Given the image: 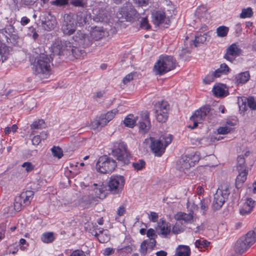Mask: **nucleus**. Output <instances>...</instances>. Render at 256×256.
Returning <instances> with one entry per match:
<instances>
[{"label":"nucleus","instance_id":"43","mask_svg":"<svg viewBox=\"0 0 256 256\" xmlns=\"http://www.w3.org/2000/svg\"><path fill=\"white\" fill-rule=\"evenodd\" d=\"M228 28L226 26H220L216 29V32L218 36L224 37L226 36L228 32Z\"/></svg>","mask_w":256,"mask_h":256},{"label":"nucleus","instance_id":"25","mask_svg":"<svg viewBox=\"0 0 256 256\" xmlns=\"http://www.w3.org/2000/svg\"><path fill=\"white\" fill-rule=\"evenodd\" d=\"M94 236L98 238L100 243L107 242L110 240V236L108 230L102 229L98 232H96Z\"/></svg>","mask_w":256,"mask_h":256},{"label":"nucleus","instance_id":"19","mask_svg":"<svg viewBox=\"0 0 256 256\" xmlns=\"http://www.w3.org/2000/svg\"><path fill=\"white\" fill-rule=\"evenodd\" d=\"M150 148L156 156H160L164 152L165 147L160 140H153L150 144Z\"/></svg>","mask_w":256,"mask_h":256},{"label":"nucleus","instance_id":"29","mask_svg":"<svg viewBox=\"0 0 256 256\" xmlns=\"http://www.w3.org/2000/svg\"><path fill=\"white\" fill-rule=\"evenodd\" d=\"M206 32H197L196 34L194 40L192 41L191 44H193L196 47L204 44L206 40Z\"/></svg>","mask_w":256,"mask_h":256},{"label":"nucleus","instance_id":"5","mask_svg":"<svg viewBox=\"0 0 256 256\" xmlns=\"http://www.w3.org/2000/svg\"><path fill=\"white\" fill-rule=\"evenodd\" d=\"M116 166L114 160L107 156H103L99 158L96 164V168L100 173L108 174L112 172Z\"/></svg>","mask_w":256,"mask_h":256},{"label":"nucleus","instance_id":"3","mask_svg":"<svg viewBox=\"0 0 256 256\" xmlns=\"http://www.w3.org/2000/svg\"><path fill=\"white\" fill-rule=\"evenodd\" d=\"M112 154L118 160L122 162L124 164H128L131 158L126 144L122 142H118L114 144Z\"/></svg>","mask_w":256,"mask_h":256},{"label":"nucleus","instance_id":"34","mask_svg":"<svg viewBox=\"0 0 256 256\" xmlns=\"http://www.w3.org/2000/svg\"><path fill=\"white\" fill-rule=\"evenodd\" d=\"M98 200L94 196L93 194H90L89 196H84L82 198V201L84 204L85 208H88L91 205L94 204V202H96Z\"/></svg>","mask_w":256,"mask_h":256},{"label":"nucleus","instance_id":"48","mask_svg":"<svg viewBox=\"0 0 256 256\" xmlns=\"http://www.w3.org/2000/svg\"><path fill=\"white\" fill-rule=\"evenodd\" d=\"M244 168V169H248L245 165V160L243 155H240L238 157V165L237 169L238 168Z\"/></svg>","mask_w":256,"mask_h":256},{"label":"nucleus","instance_id":"28","mask_svg":"<svg viewBox=\"0 0 256 256\" xmlns=\"http://www.w3.org/2000/svg\"><path fill=\"white\" fill-rule=\"evenodd\" d=\"M138 125L140 129L147 131L150 126V122L149 118V114H146L142 118V120L138 121Z\"/></svg>","mask_w":256,"mask_h":256},{"label":"nucleus","instance_id":"53","mask_svg":"<svg viewBox=\"0 0 256 256\" xmlns=\"http://www.w3.org/2000/svg\"><path fill=\"white\" fill-rule=\"evenodd\" d=\"M144 241H146V244L149 248L152 249L156 246V240L154 238H148Z\"/></svg>","mask_w":256,"mask_h":256},{"label":"nucleus","instance_id":"2","mask_svg":"<svg viewBox=\"0 0 256 256\" xmlns=\"http://www.w3.org/2000/svg\"><path fill=\"white\" fill-rule=\"evenodd\" d=\"M176 60L172 56H162L154 66L156 74L162 75L175 68Z\"/></svg>","mask_w":256,"mask_h":256},{"label":"nucleus","instance_id":"31","mask_svg":"<svg viewBox=\"0 0 256 256\" xmlns=\"http://www.w3.org/2000/svg\"><path fill=\"white\" fill-rule=\"evenodd\" d=\"M176 254L177 256H190V249L186 245H179L176 249Z\"/></svg>","mask_w":256,"mask_h":256},{"label":"nucleus","instance_id":"27","mask_svg":"<svg viewBox=\"0 0 256 256\" xmlns=\"http://www.w3.org/2000/svg\"><path fill=\"white\" fill-rule=\"evenodd\" d=\"M106 32L102 27H95L91 32L92 38L96 40H98L104 36Z\"/></svg>","mask_w":256,"mask_h":256},{"label":"nucleus","instance_id":"47","mask_svg":"<svg viewBox=\"0 0 256 256\" xmlns=\"http://www.w3.org/2000/svg\"><path fill=\"white\" fill-rule=\"evenodd\" d=\"M210 242L206 240H197L195 242V246L198 248H204L208 246Z\"/></svg>","mask_w":256,"mask_h":256},{"label":"nucleus","instance_id":"1","mask_svg":"<svg viewBox=\"0 0 256 256\" xmlns=\"http://www.w3.org/2000/svg\"><path fill=\"white\" fill-rule=\"evenodd\" d=\"M52 58L44 54L37 57L34 64L33 69L34 74L40 80L48 78L51 74Z\"/></svg>","mask_w":256,"mask_h":256},{"label":"nucleus","instance_id":"8","mask_svg":"<svg viewBox=\"0 0 256 256\" xmlns=\"http://www.w3.org/2000/svg\"><path fill=\"white\" fill-rule=\"evenodd\" d=\"M170 106L167 102L162 101L157 102L154 106L155 116L160 122H164L168 118Z\"/></svg>","mask_w":256,"mask_h":256},{"label":"nucleus","instance_id":"12","mask_svg":"<svg viewBox=\"0 0 256 256\" xmlns=\"http://www.w3.org/2000/svg\"><path fill=\"white\" fill-rule=\"evenodd\" d=\"M152 22L156 26L162 24L169 25L170 20L168 17H166L164 12L161 10H154L152 14Z\"/></svg>","mask_w":256,"mask_h":256},{"label":"nucleus","instance_id":"58","mask_svg":"<svg viewBox=\"0 0 256 256\" xmlns=\"http://www.w3.org/2000/svg\"><path fill=\"white\" fill-rule=\"evenodd\" d=\"M146 241H143L142 242L141 244L140 245V252L141 254L144 256L146 254L147 252L148 249L149 248L148 247V246L146 244Z\"/></svg>","mask_w":256,"mask_h":256},{"label":"nucleus","instance_id":"36","mask_svg":"<svg viewBox=\"0 0 256 256\" xmlns=\"http://www.w3.org/2000/svg\"><path fill=\"white\" fill-rule=\"evenodd\" d=\"M192 46V44H189V46L187 42L184 41V47H183L181 50L179 52V56L180 58L186 60L187 58L186 55L190 52V48Z\"/></svg>","mask_w":256,"mask_h":256},{"label":"nucleus","instance_id":"18","mask_svg":"<svg viewBox=\"0 0 256 256\" xmlns=\"http://www.w3.org/2000/svg\"><path fill=\"white\" fill-rule=\"evenodd\" d=\"M90 14L86 10H78L76 16V22L80 26H84L88 21Z\"/></svg>","mask_w":256,"mask_h":256},{"label":"nucleus","instance_id":"60","mask_svg":"<svg viewBox=\"0 0 256 256\" xmlns=\"http://www.w3.org/2000/svg\"><path fill=\"white\" fill-rule=\"evenodd\" d=\"M190 158L191 160L193 161L194 165L195 164L196 162H198L200 159V153L198 152H196L193 155H188Z\"/></svg>","mask_w":256,"mask_h":256},{"label":"nucleus","instance_id":"40","mask_svg":"<svg viewBox=\"0 0 256 256\" xmlns=\"http://www.w3.org/2000/svg\"><path fill=\"white\" fill-rule=\"evenodd\" d=\"M214 94L216 96L222 97L226 96V90L220 86H214L212 88Z\"/></svg>","mask_w":256,"mask_h":256},{"label":"nucleus","instance_id":"24","mask_svg":"<svg viewBox=\"0 0 256 256\" xmlns=\"http://www.w3.org/2000/svg\"><path fill=\"white\" fill-rule=\"evenodd\" d=\"M108 122L109 121L102 114L98 119L94 120L91 122V127L94 130H99L105 126Z\"/></svg>","mask_w":256,"mask_h":256},{"label":"nucleus","instance_id":"23","mask_svg":"<svg viewBox=\"0 0 256 256\" xmlns=\"http://www.w3.org/2000/svg\"><path fill=\"white\" fill-rule=\"evenodd\" d=\"M244 240V237H241L236 241L234 246L236 253L242 254L250 248Z\"/></svg>","mask_w":256,"mask_h":256},{"label":"nucleus","instance_id":"15","mask_svg":"<svg viewBox=\"0 0 256 256\" xmlns=\"http://www.w3.org/2000/svg\"><path fill=\"white\" fill-rule=\"evenodd\" d=\"M108 12L106 8H95L92 10V19L97 22H102L107 20Z\"/></svg>","mask_w":256,"mask_h":256},{"label":"nucleus","instance_id":"13","mask_svg":"<svg viewBox=\"0 0 256 256\" xmlns=\"http://www.w3.org/2000/svg\"><path fill=\"white\" fill-rule=\"evenodd\" d=\"M242 52V50L236 44H232L226 49V52L224 56V58L226 60L232 62L235 58L239 56Z\"/></svg>","mask_w":256,"mask_h":256},{"label":"nucleus","instance_id":"51","mask_svg":"<svg viewBox=\"0 0 256 256\" xmlns=\"http://www.w3.org/2000/svg\"><path fill=\"white\" fill-rule=\"evenodd\" d=\"M118 110H117L114 109L108 112L106 114H103V116L110 122L114 118V116L116 113H118Z\"/></svg>","mask_w":256,"mask_h":256},{"label":"nucleus","instance_id":"32","mask_svg":"<svg viewBox=\"0 0 256 256\" xmlns=\"http://www.w3.org/2000/svg\"><path fill=\"white\" fill-rule=\"evenodd\" d=\"M94 188H93V192L94 193V196L97 200L98 198L102 199L105 197L104 187L102 185H98L94 184Z\"/></svg>","mask_w":256,"mask_h":256},{"label":"nucleus","instance_id":"14","mask_svg":"<svg viewBox=\"0 0 256 256\" xmlns=\"http://www.w3.org/2000/svg\"><path fill=\"white\" fill-rule=\"evenodd\" d=\"M42 24L45 30L50 31L54 30L56 26V20L50 14H46L42 20Z\"/></svg>","mask_w":256,"mask_h":256},{"label":"nucleus","instance_id":"52","mask_svg":"<svg viewBox=\"0 0 256 256\" xmlns=\"http://www.w3.org/2000/svg\"><path fill=\"white\" fill-rule=\"evenodd\" d=\"M248 106L252 110H256V102L254 98H249L247 99Z\"/></svg>","mask_w":256,"mask_h":256},{"label":"nucleus","instance_id":"39","mask_svg":"<svg viewBox=\"0 0 256 256\" xmlns=\"http://www.w3.org/2000/svg\"><path fill=\"white\" fill-rule=\"evenodd\" d=\"M54 237L52 232H45L41 236V240L45 243H50L54 241Z\"/></svg>","mask_w":256,"mask_h":256},{"label":"nucleus","instance_id":"33","mask_svg":"<svg viewBox=\"0 0 256 256\" xmlns=\"http://www.w3.org/2000/svg\"><path fill=\"white\" fill-rule=\"evenodd\" d=\"M244 237V241L250 247L256 242V228L254 231L248 232Z\"/></svg>","mask_w":256,"mask_h":256},{"label":"nucleus","instance_id":"46","mask_svg":"<svg viewBox=\"0 0 256 256\" xmlns=\"http://www.w3.org/2000/svg\"><path fill=\"white\" fill-rule=\"evenodd\" d=\"M51 150L53 156L58 158H60L63 156L62 151L58 146H54Z\"/></svg>","mask_w":256,"mask_h":256},{"label":"nucleus","instance_id":"7","mask_svg":"<svg viewBox=\"0 0 256 256\" xmlns=\"http://www.w3.org/2000/svg\"><path fill=\"white\" fill-rule=\"evenodd\" d=\"M125 179L122 176H112L108 182V190L114 194H120L124 186Z\"/></svg>","mask_w":256,"mask_h":256},{"label":"nucleus","instance_id":"20","mask_svg":"<svg viewBox=\"0 0 256 256\" xmlns=\"http://www.w3.org/2000/svg\"><path fill=\"white\" fill-rule=\"evenodd\" d=\"M254 201L252 198H248L240 210V213L242 216H246L251 212L254 206Z\"/></svg>","mask_w":256,"mask_h":256},{"label":"nucleus","instance_id":"49","mask_svg":"<svg viewBox=\"0 0 256 256\" xmlns=\"http://www.w3.org/2000/svg\"><path fill=\"white\" fill-rule=\"evenodd\" d=\"M69 0H55L50 2L52 5L57 6H62L68 4Z\"/></svg>","mask_w":256,"mask_h":256},{"label":"nucleus","instance_id":"44","mask_svg":"<svg viewBox=\"0 0 256 256\" xmlns=\"http://www.w3.org/2000/svg\"><path fill=\"white\" fill-rule=\"evenodd\" d=\"M146 166V162L143 160H139L132 163V166L137 170H142Z\"/></svg>","mask_w":256,"mask_h":256},{"label":"nucleus","instance_id":"55","mask_svg":"<svg viewBox=\"0 0 256 256\" xmlns=\"http://www.w3.org/2000/svg\"><path fill=\"white\" fill-rule=\"evenodd\" d=\"M18 128L16 124H13L12 126H7L4 129V132L6 134H8L11 132H15Z\"/></svg>","mask_w":256,"mask_h":256},{"label":"nucleus","instance_id":"63","mask_svg":"<svg viewBox=\"0 0 256 256\" xmlns=\"http://www.w3.org/2000/svg\"><path fill=\"white\" fill-rule=\"evenodd\" d=\"M182 232V228L178 224H175L172 228V232L174 234H178Z\"/></svg>","mask_w":256,"mask_h":256},{"label":"nucleus","instance_id":"17","mask_svg":"<svg viewBox=\"0 0 256 256\" xmlns=\"http://www.w3.org/2000/svg\"><path fill=\"white\" fill-rule=\"evenodd\" d=\"M176 166L180 170L184 171L194 166V164L189 156H184L178 160Z\"/></svg>","mask_w":256,"mask_h":256},{"label":"nucleus","instance_id":"61","mask_svg":"<svg viewBox=\"0 0 256 256\" xmlns=\"http://www.w3.org/2000/svg\"><path fill=\"white\" fill-rule=\"evenodd\" d=\"M214 76L213 74L208 75L204 80L203 82L206 84H210L214 80Z\"/></svg>","mask_w":256,"mask_h":256},{"label":"nucleus","instance_id":"10","mask_svg":"<svg viewBox=\"0 0 256 256\" xmlns=\"http://www.w3.org/2000/svg\"><path fill=\"white\" fill-rule=\"evenodd\" d=\"M210 106H205L196 110L190 117V120L193 122V125L190 126L189 127L192 129L196 128L198 124L202 123L206 119L210 112Z\"/></svg>","mask_w":256,"mask_h":256},{"label":"nucleus","instance_id":"45","mask_svg":"<svg viewBox=\"0 0 256 256\" xmlns=\"http://www.w3.org/2000/svg\"><path fill=\"white\" fill-rule=\"evenodd\" d=\"M253 12L251 8H248L242 10L240 14V18H250L252 16Z\"/></svg>","mask_w":256,"mask_h":256},{"label":"nucleus","instance_id":"56","mask_svg":"<svg viewBox=\"0 0 256 256\" xmlns=\"http://www.w3.org/2000/svg\"><path fill=\"white\" fill-rule=\"evenodd\" d=\"M134 75H135V73L131 72L128 74H127L122 80V82L124 84H126L131 80H132L134 78Z\"/></svg>","mask_w":256,"mask_h":256},{"label":"nucleus","instance_id":"21","mask_svg":"<svg viewBox=\"0 0 256 256\" xmlns=\"http://www.w3.org/2000/svg\"><path fill=\"white\" fill-rule=\"evenodd\" d=\"M194 217L193 210H190L188 214L184 212H178L175 216V218L177 220H183L187 224H191Z\"/></svg>","mask_w":256,"mask_h":256},{"label":"nucleus","instance_id":"62","mask_svg":"<svg viewBox=\"0 0 256 256\" xmlns=\"http://www.w3.org/2000/svg\"><path fill=\"white\" fill-rule=\"evenodd\" d=\"M20 244L21 245L20 248L22 250H26L28 246V244L26 242V240L24 238L20 239Z\"/></svg>","mask_w":256,"mask_h":256},{"label":"nucleus","instance_id":"41","mask_svg":"<svg viewBox=\"0 0 256 256\" xmlns=\"http://www.w3.org/2000/svg\"><path fill=\"white\" fill-rule=\"evenodd\" d=\"M45 127L46 124L44 121L42 119L36 120L30 125V128L32 130L42 129Z\"/></svg>","mask_w":256,"mask_h":256},{"label":"nucleus","instance_id":"54","mask_svg":"<svg viewBox=\"0 0 256 256\" xmlns=\"http://www.w3.org/2000/svg\"><path fill=\"white\" fill-rule=\"evenodd\" d=\"M208 204L209 200H208L202 199L200 200V208L203 210V214L206 210Z\"/></svg>","mask_w":256,"mask_h":256},{"label":"nucleus","instance_id":"6","mask_svg":"<svg viewBox=\"0 0 256 256\" xmlns=\"http://www.w3.org/2000/svg\"><path fill=\"white\" fill-rule=\"evenodd\" d=\"M116 16L119 20H130L133 18H138L139 14L131 4L126 2L116 12Z\"/></svg>","mask_w":256,"mask_h":256},{"label":"nucleus","instance_id":"50","mask_svg":"<svg viewBox=\"0 0 256 256\" xmlns=\"http://www.w3.org/2000/svg\"><path fill=\"white\" fill-rule=\"evenodd\" d=\"M22 206H25L20 198H19L18 197L16 198L15 200V202H14V208L17 211L19 212L21 210Z\"/></svg>","mask_w":256,"mask_h":256},{"label":"nucleus","instance_id":"4","mask_svg":"<svg viewBox=\"0 0 256 256\" xmlns=\"http://www.w3.org/2000/svg\"><path fill=\"white\" fill-rule=\"evenodd\" d=\"M230 194V186L227 183H224L217 190L214 194L212 208L214 210H218L223 206L228 198Z\"/></svg>","mask_w":256,"mask_h":256},{"label":"nucleus","instance_id":"59","mask_svg":"<svg viewBox=\"0 0 256 256\" xmlns=\"http://www.w3.org/2000/svg\"><path fill=\"white\" fill-rule=\"evenodd\" d=\"M22 167L25 168L26 171L28 172L32 170L34 168V166L30 162H24L22 164Z\"/></svg>","mask_w":256,"mask_h":256},{"label":"nucleus","instance_id":"11","mask_svg":"<svg viewBox=\"0 0 256 256\" xmlns=\"http://www.w3.org/2000/svg\"><path fill=\"white\" fill-rule=\"evenodd\" d=\"M77 24L74 16L68 14L64 16V19L62 26V30L65 35L70 36L76 31Z\"/></svg>","mask_w":256,"mask_h":256},{"label":"nucleus","instance_id":"30","mask_svg":"<svg viewBox=\"0 0 256 256\" xmlns=\"http://www.w3.org/2000/svg\"><path fill=\"white\" fill-rule=\"evenodd\" d=\"M158 226L160 228V234L166 236L170 232V224L166 222L164 220L160 219L158 223Z\"/></svg>","mask_w":256,"mask_h":256},{"label":"nucleus","instance_id":"22","mask_svg":"<svg viewBox=\"0 0 256 256\" xmlns=\"http://www.w3.org/2000/svg\"><path fill=\"white\" fill-rule=\"evenodd\" d=\"M238 175L236 180V188L240 186L246 180L247 174H248V169H244V168H238Z\"/></svg>","mask_w":256,"mask_h":256},{"label":"nucleus","instance_id":"35","mask_svg":"<svg viewBox=\"0 0 256 256\" xmlns=\"http://www.w3.org/2000/svg\"><path fill=\"white\" fill-rule=\"evenodd\" d=\"M250 78V74L248 72H244L238 74L236 77L237 84H244L246 83Z\"/></svg>","mask_w":256,"mask_h":256},{"label":"nucleus","instance_id":"9","mask_svg":"<svg viewBox=\"0 0 256 256\" xmlns=\"http://www.w3.org/2000/svg\"><path fill=\"white\" fill-rule=\"evenodd\" d=\"M70 44L68 41L56 39L53 42L52 50L54 55L58 56H67L69 48H70Z\"/></svg>","mask_w":256,"mask_h":256},{"label":"nucleus","instance_id":"57","mask_svg":"<svg viewBox=\"0 0 256 256\" xmlns=\"http://www.w3.org/2000/svg\"><path fill=\"white\" fill-rule=\"evenodd\" d=\"M140 27L142 28L148 30L150 26L148 24V20L146 18H142L140 22Z\"/></svg>","mask_w":256,"mask_h":256},{"label":"nucleus","instance_id":"16","mask_svg":"<svg viewBox=\"0 0 256 256\" xmlns=\"http://www.w3.org/2000/svg\"><path fill=\"white\" fill-rule=\"evenodd\" d=\"M72 38L83 47L87 46L91 44L88 36L82 30L77 31L75 35L72 36Z\"/></svg>","mask_w":256,"mask_h":256},{"label":"nucleus","instance_id":"26","mask_svg":"<svg viewBox=\"0 0 256 256\" xmlns=\"http://www.w3.org/2000/svg\"><path fill=\"white\" fill-rule=\"evenodd\" d=\"M34 192L33 191L27 190L22 192L18 198H20V200L24 206H28L34 197Z\"/></svg>","mask_w":256,"mask_h":256},{"label":"nucleus","instance_id":"37","mask_svg":"<svg viewBox=\"0 0 256 256\" xmlns=\"http://www.w3.org/2000/svg\"><path fill=\"white\" fill-rule=\"evenodd\" d=\"M138 120V117L134 116L132 114H130L124 118V123L128 127L133 128Z\"/></svg>","mask_w":256,"mask_h":256},{"label":"nucleus","instance_id":"38","mask_svg":"<svg viewBox=\"0 0 256 256\" xmlns=\"http://www.w3.org/2000/svg\"><path fill=\"white\" fill-rule=\"evenodd\" d=\"M68 56H72L74 58H78L82 54V50H80L78 48L73 46L70 44V48L68 51Z\"/></svg>","mask_w":256,"mask_h":256},{"label":"nucleus","instance_id":"42","mask_svg":"<svg viewBox=\"0 0 256 256\" xmlns=\"http://www.w3.org/2000/svg\"><path fill=\"white\" fill-rule=\"evenodd\" d=\"M234 128L229 126L225 125L224 126H220L217 129L218 134H226L233 131Z\"/></svg>","mask_w":256,"mask_h":256},{"label":"nucleus","instance_id":"64","mask_svg":"<svg viewBox=\"0 0 256 256\" xmlns=\"http://www.w3.org/2000/svg\"><path fill=\"white\" fill-rule=\"evenodd\" d=\"M72 256H86L84 252L80 250H74L72 254Z\"/></svg>","mask_w":256,"mask_h":256}]
</instances>
